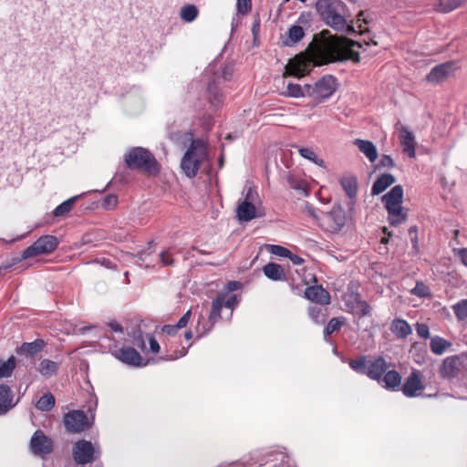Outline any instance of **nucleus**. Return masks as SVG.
I'll return each instance as SVG.
<instances>
[{"mask_svg": "<svg viewBox=\"0 0 467 467\" xmlns=\"http://www.w3.org/2000/svg\"><path fill=\"white\" fill-rule=\"evenodd\" d=\"M73 459L78 464H87L99 457L100 452L96 451L93 444L86 440L75 442L73 446Z\"/></svg>", "mask_w": 467, "mask_h": 467, "instance_id": "9d476101", "label": "nucleus"}, {"mask_svg": "<svg viewBox=\"0 0 467 467\" xmlns=\"http://www.w3.org/2000/svg\"><path fill=\"white\" fill-rule=\"evenodd\" d=\"M400 387L403 395L407 398L420 396V392L424 389L420 372L417 369H413Z\"/></svg>", "mask_w": 467, "mask_h": 467, "instance_id": "ddd939ff", "label": "nucleus"}, {"mask_svg": "<svg viewBox=\"0 0 467 467\" xmlns=\"http://www.w3.org/2000/svg\"><path fill=\"white\" fill-rule=\"evenodd\" d=\"M16 361L14 356L9 357L7 360L0 359V379L10 377L16 368Z\"/></svg>", "mask_w": 467, "mask_h": 467, "instance_id": "ea45409f", "label": "nucleus"}, {"mask_svg": "<svg viewBox=\"0 0 467 467\" xmlns=\"http://www.w3.org/2000/svg\"><path fill=\"white\" fill-rule=\"evenodd\" d=\"M205 157V148L201 140H192L181 161V168L188 178L196 176Z\"/></svg>", "mask_w": 467, "mask_h": 467, "instance_id": "7ed1b4c3", "label": "nucleus"}, {"mask_svg": "<svg viewBox=\"0 0 467 467\" xmlns=\"http://www.w3.org/2000/svg\"><path fill=\"white\" fill-rule=\"evenodd\" d=\"M305 36V32L302 26H293L287 31V36L284 40V44L287 47H292L300 41Z\"/></svg>", "mask_w": 467, "mask_h": 467, "instance_id": "72a5a7b5", "label": "nucleus"}, {"mask_svg": "<svg viewBox=\"0 0 467 467\" xmlns=\"http://www.w3.org/2000/svg\"><path fill=\"white\" fill-rule=\"evenodd\" d=\"M118 203V198L114 194H109L105 196L101 202V207L109 210L114 208Z\"/></svg>", "mask_w": 467, "mask_h": 467, "instance_id": "864d4df0", "label": "nucleus"}, {"mask_svg": "<svg viewBox=\"0 0 467 467\" xmlns=\"http://www.w3.org/2000/svg\"><path fill=\"white\" fill-rule=\"evenodd\" d=\"M238 304V298L236 295H231L228 296V298L224 301L223 300V306L233 309L235 307V306Z\"/></svg>", "mask_w": 467, "mask_h": 467, "instance_id": "052dcab7", "label": "nucleus"}, {"mask_svg": "<svg viewBox=\"0 0 467 467\" xmlns=\"http://www.w3.org/2000/svg\"><path fill=\"white\" fill-rule=\"evenodd\" d=\"M348 365L357 373L366 375V371L368 369V360L365 356H361L357 359H350Z\"/></svg>", "mask_w": 467, "mask_h": 467, "instance_id": "79ce46f5", "label": "nucleus"}, {"mask_svg": "<svg viewBox=\"0 0 467 467\" xmlns=\"http://www.w3.org/2000/svg\"><path fill=\"white\" fill-rule=\"evenodd\" d=\"M223 306V296H217L212 303V310L209 315V320L214 323L221 316V310Z\"/></svg>", "mask_w": 467, "mask_h": 467, "instance_id": "c03bdc74", "label": "nucleus"}, {"mask_svg": "<svg viewBox=\"0 0 467 467\" xmlns=\"http://www.w3.org/2000/svg\"><path fill=\"white\" fill-rule=\"evenodd\" d=\"M257 217L256 208L251 202H241L236 208V218L239 222H250Z\"/></svg>", "mask_w": 467, "mask_h": 467, "instance_id": "a878e982", "label": "nucleus"}, {"mask_svg": "<svg viewBox=\"0 0 467 467\" xmlns=\"http://www.w3.org/2000/svg\"><path fill=\"white\" fill-rule=\"evenodd\" d=\"M199 14V10L194 5H187L181 8L180 16L186 23L193 22Z\"/></svg>", "mask_w": 467, "mask_h": 467, "instance_id": "58836bf2", "label": "nucleus"}, {"mask_svg": "<svg viewBox=\"0 0 467 467\" xmlns=\"http://www.w3.org/2000/svg\"><path fill=\"white\" fill-rule=\"evenodd\" d=\"M395 177L390 173H383L378 177L374 182L371 188L372 195H379L383 192L388 187L395 182Z\"/></svg>", "mask_w": 467, "mask_h": 467, "instance_id": "bb28decb", "label": "nucleus"}, {"mask_svg": "<svg viewBox=\"0 0 467 467\" xmlns=\"http://www.w3.org/2000/svg\"><path fill=\"white\" fill-rule=\"evenodd\" d=\"M159 257H160V264L161 266H170V265H172L174 263L172 255L169 250L161 252L159 254Z\"/></svg>", "mask_w": 467, "mask_h": 467, "instance_id": "5fc2aeb1", "label": "nucleus"}, {"mask_svg": "<svg viewBox=\"0 0 467 467\" xmlns=\"http://www.w3.org/2000/svg\"><path fill=\"white\" fill-rule=\"evenodd\" d=\"M347 14L348 8L339 12L336 16H333L332 17L325 21V23L336 31L347 34H353L355 32V28L352 25H348L347 23Z\"/></svg>", "mask_w": 467, "mask_h": 467, "instance_id": "412c9836", "label": "nucleus"}, {"mask_svg": "<svg viewBox=\"0 0 467 467\" xmlns=\"http://www.w3.org/2000/svg\"><path fill=\"white\" fill-rule=\"evenodd\" d=\"M305 88L308 90V97L313 98L317 103L328 99L337 89V80L331 75H326L318 79L314 86L306 84Z\"/></svg>", "mask_w": 467, "mask_h": 467, "instance_id": "0eeeda50", "label": "nucleus"}, {"mask_svg": "<svg viewBox=\"0 0 467 467\" xmlns=\"http://www.w3.org/2000/svg\"><path fill=\"white\" fill-rule=\"evenodd\" d=\"M265 275L273 281H281L285 279L283 267L275 263H268L263 267Z\"/></svg>", "mask_w": 467, "mask_h": 467, "instance_id": "7c9ffc66", "label": "nucleus"}, {"mask_svg": "<svg viewBox=\"0 0 467 467\" xmlns=\"http://www.w3.org/2000/svg\"><path fill=\"white\" fill-rule=\"evenodd\" d=\"M259 32H260V19L257 15L253 23V26H252V34H253L254 39L258 36Z\"/></svg>", "mask_w": 467, "mask_h": 467, "instance_id": "69168bd1", "label": "nucleus"}, {"mask_svg": "<svg viewBox=\"0 0 467 467\" xmlns=\"http://www.w3.org/2000/svg\"><path fill=\"white\" fill-rule=\"evenodd\" d=\"M82 195H83V193L72 196V197L68 198L67 200L64 201L59 205H57L53 211L54 216L62 217V216H65L66 214H67L71 211L76 201Z\"/></svg>", "mask_w": 467, "mask_h": 467, "instance_id": "e433bc0d", "label": "nucleus"}, {"mask_svg": "<svg viewBox=\"0 0 467 467\" xmlns=\"http://www.w3.org/2000/svg\"><path fill=\"white\" fill-rule=\"evenodd\" d=\"M150 255V253L147 251L139 252L137 254L138 262H140V265H145V267H149L150 265V262H148L147 257Z\"/></svg>", "mask_w": 467, "mask_h": 467, "instance_id": "680f3d73", "label": "nucleus"}, {"mask_svg": "<svg viewBox=\"0 0 467 467\" xmlns=\"http://www.w3.org/2000/svg\"><path fill=\"white\" fill-rule=\"evenodd\" d=\"M451 343L445 338L435 336L431 338L430 348L433 354L441 355L445 350L451 347Z\"/></svg>", "mask_w": 467, "mask_h": 467, "instance_id": "f704fd0d", "label": "nucleus"}, {"mask_svg": "<svg viewBox=\"0 0 467 467\" xmlns=\"http://www.w3.org/2000/svg\"><path fill=\"white\" fill-rule=\"evenodd\" d=\"M16 403L17 401H14V394L11 388L6 384H0V415L8 412Z\"/></svg>", "mask_w": 467, "mask_h": 467, "instance_id": "b1692460", "label": "nucleus"}, {"mask_svg": "<svg viewBox=\"0 0 467 467\" xmlns=\"http://www.w3.org/2000/svg\"><path fill=\"white\" fill-rule=\"evenodd\" d=\"M179 329L180 328L177 327L176 324L175 325H164L161 327V331L170 336H174L175 334H177Z\"/></svg>", "mask_w": 467, "mask_h": 467, "instance_id": "0e129e2a", "label": "nucleus"}, {"mask_svg": "<svg viewBox=\"0 0 467 467\" xmlns=\"http://www.w3.org/2000/svg\"><path fill=\"white\" fill-rule=\"evenodd\" d=\"M58 240L54 235H42L30 246L25 249L21 256L15 259L16 263L39 254H48L58 246Z\"/></svg>", "mask_w": 467, "mask_h": 467, "instance_id": "423d86ee", "label": "nucleus"}, {"mask_svg": "<svg viewBox=\"0 0 467 467\" xmlns=\"http://www.w3.org/2000/svg\"><path fill=\"white\" fill-rule=\"evenodd\" d=\"M259 467H296L288 455L281 451H272L264 455Z\"/></svg>", "mask_w": 467, "mask_h": 467, "instance_id": "f3484780", "label": "nucleus"}, {"mask_svg": "<svg viewBox=\"0 0 467 467\" xmlns=\"http://www.w3.org/2000/svg\"><path fill=\"white\" fill-rule=\"evenodd\" d=\"M234 73V65H223L221 59L215 58L204 70V78L207 79V99L212 106L217 107L223 99L219 89L222 81L230 80Z\"/></svg>", "mask_w": 467, "mask_h": 467, "instance_id": "f257e3e1", "label": "nucleus"}, {"mask_svg": "<svg viewBox=\"0 0 467 467\" xmlns=\"http://www.w3.org/2000/svg\"><path fill=\"white\" fill-rule=\"evenodd\" d=\"M403 194V187L399 184L381 197L388 212V220L392 226H399L407 220V214L402 207Z\"/></svg>", "mask_w": 467, "mask_h": 467, "instance_id": "f03ea898", "label": "nucleus"}, {"mask_svg": "<svg viewBox=\"0 0 467 467\" xmlns=\"http://www.w3.org/2000/svg\"><path fill=\"white\" fill-rule=\"evenodd\" d=\"M436 9L441 13H449L461 5V0H437Z\"/></svg>", "mask_w": 467, "mask_h": 467, "instance_id": "49530a36", "label": "nucleus"}, {"mask_svg": "<svg viewBox=\"0 0 467 467\" xmlns=\"http://www.w3.org/2000/svg\"><path fill=\"white\" fill-rule=\"evenodd\" d=\"M355 145L368 159L370 162H374L378 158V150L373 142L369 140L358 139Z\"/></svg>", "mask_w": 467, "mask_h": 467, "instance_id": "c85d7f7f", "label": "nucleus"}, {"mask_svg": "<svg viewBox=\"0 0 467 467\" xmlns=\"http://www.w3.org/2000/svg\"><path fill=\"white\" fill-rule=\"evenodd\" d=\"M416 331H417L418 336L422 338L430 337V329L426 324L418 323L416 326Z\"/></svg>", "mask_w": 467, "mask_h": 467, "instance_id": "4d7b16f0", "label": "nucleus"}, {"mask_svg": "<svg viewBox=\"0 0 467 467\" xmlns=\"http://www.w3.org/2000/svg\"><path fill=\"white\" fill-rule=\"evenodd\" d=\"M455 69H456L455 62L447 61L445 63L435 66L430 71V73L427 75L426 78L430 83L437 84V83H440V82L447 79L449 77L453 75Z\"/></svg>", "mask_w": 467, "mask_h": 467, "instance_id": "a211bd4d", "label": "nucleus"}, {"mask_svg": "<svg viewBox=\"0 0 467 467\" xmlns=\"http://www.w3.org/2000/svg\"><path fill=\"white\" fill-rule=\"evenodd\" d=\"M459 321H467V299H462L451 306Z\"/></svg>", "mask_w": 467, "mask_h": 467, "instance_id": "37998d69", "label": "nucleus"}, {"mask_svg": "<svg viewBox=\"0 0 467 467\" xmlns=\"http://www.w3.org/2000/svg\"><path fill=\"white\" fill-rule=\"evenodd\" d=\"M342 325H343L342 318H339V317L331 318L324 329L325 336H329L332 333H334L335 331L338 330L342 327Z\"/></svg>", "mask_w": 467, "mask_h": 467, "instance_id": "09e8293b", "label": "nucleus"}, {"mask_svg": "<svg viewBox=\"0 0 467 467\" xmlns=\"http://www.w3.org/2000/svg\"><path fill=\"white\" fill-rule=\"evenodd\" d=\"M310 61L302 56L291 59L285 68L284 77L303 78L310 72Z\"/></svg>", "mask_w": 467, "mask_h": 467, "instance_id": "4468645a", "label": "nucleus"}, {"mask_svg": "<svg viewBox=\"0 0 467 467\" xmlns=\"http://www.w3.org/2000/svg\"><path fill=\"white\" fill-rule=\"evenodd\" d=\"M390 364H389L386 359L381 357H376L372 359L368 360V369L366 371V376L377 381L378 383L381 379L384 373L389 368Z\"/></svg>", "mask_w": 467, "mask_h": 467, "instance_id": "6ab92c4d", "label": "nucleus"}, {"mask_svg": "<svg viewBox=\"0 0 467 467\" xmlns=\"http://www.w3.org/2000/svg\"><path fill=\"white\" fill-rule=\"evenodd\" d=\"M47 343L42 338H36L32 342H24L16 348V354L26 358H35L46 348Z\"/></svg>", "mask_w": 467, "mask_h": 467, "instance_id": "aec40b11", "label": "nucleus"}, {"mask_svg": "<svg viewBox=\"0 0 467 467\" xmlns=\"http://www.w3.org/2000/svg\"><path fill=\"white\" fill-rule=\"evenodd\" d=\"M281 95L287 98L299 99L308 97V90L306 89L305 85L302 87L299 84L288 82L286 89Z\"/></svg>", "mask_w": 467, "mask_h": 467, "instance_id": "473e14b6", "label": "nucleus"}, {"mask_svg": "<svg viewBox=\"0 0 467 467\" xmlns=\"http://www.w3.org/2000/svg\"><path fill=\"white\" fill-rule=\"evenodd\" d=\"M394 165V161L389 155H383L378 164V166L381 168H393Z\"/></svg>", "mask_w": 467, "mask_h": 467, "instance_id": "13d9d810", "label": "nucleus"}, {"mask_svg": "<svg viewBox=\"0 0 467 467\" xmlns=\"http://www.w3.org/2000/svg\"><path fill=\"white\" fill-rule=\"evenodd\" d=\"M269 252L275 255L282 256V257H287L290 256L291 251L287 248L277 245V244H272L269 247Z\"/></svg>", "mask_w": 467, "mask_h": 467, "instance_id": "603ef678", "label": "nucleus"}, {"mask_svg": "<svg viewBox=\"0 0 467 467\" xmlns=\"http://www.w3.org/2000/svg\"><path fill=\"white\" fill-rule=\"evenodd\" d=\"M257 196V192L252 187L248 188L245 198L243 202H253L255 200V197Z\"/></svg>", "mask_w": 467, "mask_h": 467, "instance_id": "338daca9", "label": "nucleus"}, {"mask_svg": "<svg viewBox=\"0 0 467 467\" xmlns=\"http://www.w3.org/2000/svg\"><path fill=\"white\" fill-rule=\"evenodd\" d=\"M305 296L312 302L324 306L329 305L331 299L329 293L321 285L307 286L305 290Z\"/></svg>", "mask_w": 467, "mask_h": 467, "instance_id": "4be33fe9", "label": "nucleus"}, {"mask_svg": "<svg viewBox=\"0 0 467 467\" xmlns=\"http://www.w3.org/2000/svg\"><path fill=\"white\" fill-rule=\"evenodd\" d=\"M125 162L130 170H142L153 171L156 170L157 161L150 150L142 147L130 149L125 154Z\"/></svg>", "mask_w": 467, "mask_h": 467, "instance_id": "39448f33", "label": "nucleus"}, {"mask_svg": "<svg viewBox=\"0 0 467 467\" xmlns=\"http://www.w3.org/2000/svg\"><path fill=\"white\" fill-rule=\"evenodd\" d=\"M463 364V358L461 355H452L445 358L438 368L440 377L445 380H452L459 376Z\"/></svg>", "mask_w": 467, "mask_h": 467, "instance_id": "6e6552de", "label": "nucleus"}, {"mask_svg": "<svg viewBox=\"0 0 467 467\" xmlns=\"http://www.w3.org/2000/svg\"><path fill=\"white\" fill-rule=\"evenodd\" d=\"M56 404V400L50 392L44 394L36 403V408L40 411H49Z\"/></svg>", "mask_w": 467, "mask_h": 467, "instance_id": "4c0bfd02", "label": "nucleus"}, {"mask_svg": "<svg viewBox=\"0 0 467 467\" xmlns=\"http://www.w3.org/2000/svg\"><path fill=\"white\" fill-rule=\"evenodd\" d=\"M66 430L70 433H79L90 426V421L83 410H70L63 417Z\"/></svg>", "mask_w": 467, "mask_h": 467, "instance_id": "1a4fd4ad", "label": "nucleus"}, {"mask_svg": "<svg viewBox=\"0 0 467 467\" xmlns=\"http://www.w3.org/2000/svg\"><path fill=\"white\" fill-rule=\"evenodd\" d=\"M390 330L398 338H406L412 332L410 324L400 318L392 321Z\"/></svg>", "mask_w": 467, "mask_h": 467, "instance_id": "c756f323", "label": "nucleus"}, {"mask_svg": "<svg viewBox=\"0 0 467 467\" xmlns=\"http://www.w3.org/2000/svg\"><path fill=\"white\" fill-rule=\"evenodd\" d=\"M237 12L245 15L251 10V0H237Z\"/></svg>", "mask_w": 467, "mask_h": 467, "instance_id": "6e6d98bb", "label": "nucleus"}, {"mask_svg": "<svg viewBox=\"0 0 467 467\" xmlns=\"http://www.w3.org/2000/svg\"><path fill=\"white\" fill-rule=\"evenodd\" d=\"M357 309H353V311L358 316V317H369L372 315L371 306L366 302L359 298L358 296L355 298Z\"/></svg>", "mask_w": 467, "mask_h": 467, "instance_id": "a19ab883", "label": "nucleus"}, {"mask_svg": "<svg viewBox=\"0 0 467 467\" xmlns=\"http://www.w3.org/2000/svg\"><path fill=\"white\" fill-rule=\"evenodd\" d=\"M346 224V212L340 205H334L324 217L326 230L330 233H338Z\"/></svg>", "mask_w": 467, "mask_h": 467, "instance_id": "9b49d317", "label": "nucleus"}, {"mask_svg": "<svg viewBox=\"0 0 467 467\" xmlns=\"http://www.w3.org/2000/svg\"><path fill=\"white\" fill-rule=\"evenodd\" d=\"M36 369L43 377L51 378L57 374L59 369V364L48 358H44L40 360Z\"/></svg>", "mask_w": 467, "mask_h": 467, "instance_id": "cd10ccee", "label": "nucleus"}, {"mask_svg": "<svg viewBox=\"0 0 467 467\" xmlns=\"http://www.w3.org/2000/svg\"><path fill=\"white\" fill-rule=\"evenodd\" d=\"M30 450L34 455H47L53 451V441L41 430H37L31 437Z\"/></svg>", "mask_w": 467, "mask_h": 467, "instance_id": "f8f14e48", "label": "nucleus"}, {"mask_svg": "<svg viewBox=\"0 0 467 467\" xmlns=\"http://www.w3.org/2000/svg\"><path fill=\"white\" fill-rule=\"evenodd\" d=\"M340 184L348 198H356L358 192V179L356 176L347 175L342 177Z\"/></svg>", "mask_w": 467, "mask_h": 467, "instance_id": "2f4dec72", "label": "nucleus"}, {"mask_svg": "<svg viewBox=\"0 0 467 467\" xmlns=\"http://www.w3.org/2000/svg\"><path fill=\"white\" fill-rule=\"evenodd\" d=\"M360 47V44L345 36H335L330 43V52L334 60L359 61V53L355 47Z\"/></svg>", "mask_w": 467, "mask_h": 467, "instance_id": "20e7f679", "label": "nucleus"}, {"mask_svg": "<svg viewBox=\"0 0 467 467\" xmlns=\"http://www.w3.org/2000/svg\"><path fill=\"white\" fill-rule=\"evenodd\" d=\"M147 338L150 343V350L152 353H158L160 351V345L157 340L151 335H147Z\"/></svg>", "mask_w": 467, "mask_h": 467, "instance_id": "e2e57ef3", "label": "nucleus"}, {"mask_svg": "<svg viewBox=\"0 0 467 467\" xmlns=\"http://www.w3.org/2000/svg\"><path fill=\"white\" fill-rule=\"evenodd\" d=\"M400 143L405 154L410 158H414L416 156L415 137L405 126H401L400 128Z\"/></svg>", "mask_w": 467, "mask_h": 467, "instance_id": "393cba45", "label": "nucleus"}, {"mask_svg": "<svg viewBox=\"0 0 467 467\" xmlns=\"http://www.w3.org/2000/svg\"><path fill=\"white\" fill-rule=\"evenodd\" d=\"M129 335L130 336V333H129ZM131 337L133 338L132 343L136 347H138L141 350H144L146 348V342H145V339H144V336H143L142 331L140 328L134 329L132 331Z\"/></svg>", "mask_w": 467, "mask_h": 467, "instance_id": "8fccbe9b", "label": "nucleus"}, {"mask_svg": "<svg viewBox=\"0 0 467 467\" xmlns=\"http://www.w3.org/2000/svg\"><path fill=\"white\" fill-rule=\"evenodd\" d=\"M242 287V284L238 281H230L226 285V289L228 292L238 290Z\"/></svg>", "mask_w": 467, "mask_h": 467, "instance_id": "774afa93", "label": "nucleus"}, {"mask_svg": "<svg viewBox=\"0 0 467 467\" xmlns=\"http://www.w3.org/2000/svg\"><path fill=\"white\" fill-rule=\"evenodd\" d=\"M191 315H192L191 310H188L187 312H185L182 315V317L176 323L177 327H179L180 329L185 327L187 326V324L189 323V320L191 318Z\"/></svg>", "mask_w": 467, "mask_h": 467, "instance_id": "bf43d9fd", "label": "nucleus"}, {"mask_svg": "<svg viewBox=\"0 0 467 467\" xmlns=\"http://www.w3.org/2000/svg\"><path fill=\"white\" fill-rule=\"evenodd\" d=\"M308 315L312 321L316 324H323L326 321V311L320 306H310L308 308Z\"/></svg>", "mask_w": 467, "mask_h": 467, "instance_id": "a18cd8bd", "label": "nucleus"}, {"mask_svg": "<svg viewBox=\"0 0 467 467\" xmlns=\"http://www.w3.org/2000/svg\"><path fill=\"white\" fill-rule=\"evenodd\" d=\"M410 293L420 297H425L430 295V289L423 282L418 281Z\"/></svg>", "mask_w": 467, "mask_h": 467, "instance_id": "3c124183", "label": "nucleus"}, {"mask_svg": "<svg viewBox=\"0 0 467 467\" xmlns=\"http://www.w3.org/2000/svg\"><path fill=\"white\" fill-rule=\"evenodd\" d=\"M112 356L120 362L131 366H142V358L140 353L133 348L124 347L111 351Z\"/></svg>", "mask_w": 467, "mask_h": 467, "instance_id": "dca6fc26", "label": "nucleus"}, {"mask_svg": "<svg viewBox=\"0 0 467 467\" xmlns=\"http://www.w3.org/2000/svg\"><path fill=\"white\" fill-rule=\"evenodd\" d=\"M379 384L385 389L397 391L401 386V376L395 369H388L382 376Z\"/></svg>", "mask_w": 467, "mask_h": 467, "instance_id": "5701e85b", "label": "nucleus"}, {"mask_svg": "<svg viewBox=\"0 0 467 467\" xmlns=\"http://www.w3.org/2000/svg\"><path fill=\"white\" fill-rule=\"evenodd\" d=\"M346 8V5L341 0H318L317 3V10L324 21H327Z\"/></svg>", "mask_w": 467, "mask_h": 467, "instance_id": "2eb2a0df", "label": "nucleus"}, {"mask_svg": "<svg viewBox=\"0 0 467 467\" xmlns=\"http://www.w3.org/2000/svg\"><path fill=\"white\" fill-rule=\"evenodd\" d=\"M286 182L289 187L296 191L299 194L304 196L308 195L307 183L305 180L289 174L286 177Z\"/></svg>", "mask_w": 467, "mask_h": 467, "instance_id": "c9c22d12", "label": "nucleus"}, {"mask_svg": "<svg viewBox=\"0 0 467 467\" xmlns=\"http://www.w3.org/2000/svg\"><path fill=\"white\" fill-rule=\"evenodd\" d=\"M298 151L303 158L309 160L317 166L323 167L325 165L324 161L322 159H319L312 149L299 148Z\"/></svg>", "mask_w": 467, "mask_h": 467, "instance_id": "de8ad7c7", "label": "nucleus"}]
</instances>
